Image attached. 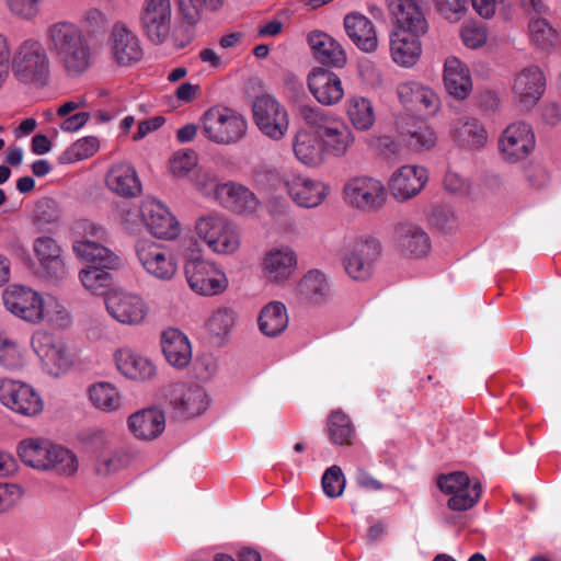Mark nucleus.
<instances>
[{"label":"nucleus","instance_id":"2f4dec72","mask_svg":"<svg viewBox=\"0 0 561 561\" xmlns=\"http://www.w3.org/2000/svg\"><path fill=\"white\" fill-rule=\"evenodd\" d=\"M127 427L136 439L150 442L163 433L165 417L159 409H142L128 416Z\"/></svg>","mask_w":561,"mask_h":561},{"label":"nucleus","instance_id":"1a4fd4ad","mask_svg":"<svg viewBox=\"0 0 561 561\" xmlns=\"http://www.w3.org/2000/svg\"><path fill=\"white\" fill-rule=\"evenodd\" d=\"M110 317L122 325L140 327L150 316L149 302L138 293L115 288L104 297Z\"/></svg>","mask_w":561,"mask_h":561},{"label":"nucleus","instance_id":"423d86ee","mask_svg":"<svg viewBox=\"0 0 561 561\" xmlns=\"http://www.w3.org/2000/svg\"><path fill=\"white\" fill-rule=\"evenodd\" d=\"M342 199L347 207L355 211L375 214L386 206L388 188L379 178L356 174L344 182Z\"/></svg>","mask_w":561,"mask_h":561},{"label":"nucleus","instance_id":"13d9d810","mask_svg":"<svg viewBox=\"0 0 561 561\" xmlns=\"http://www.w3.org/2000/svg\"><path fill=\"white\" fill-rule=\"evenodd\" d=\"M9 13L21 21H35L41 14L42 0H4Z\"/></svg>","mask_w":561,"mask_h":561},{"label":"nucleus","instance_id":"49530a36","mask_svg":"<svg viewBox=\"0 0 561 561\" xmlns=\"http://www.w3.org/2000/svg\"><path fill=\"white\" fill-rule=\"evenodd\" d=\"M288 320L286 306L282 301H271L260 311L257 324L265 336L276 337L285 331Z\"/></svg>","mask_w":561,"mask_h":561},{"label":"nucleus","instance_id":"bf43d9fd","mask_svg":"<svg viewBox=\"0 0 561 561\" xmlns=\"http://www.w3.org/2000/svg\"><path fill=\"white\" fill-rule=\"evenodd\" d=\"M192 182L195 190L203 196L220 201L224 183H220L213 173L198 170L195 172Z\"/></svg>","mask_w":561,"mask_h":561},{"label":"nucleus","instance_id":"79ce46f5","mask_svg":"<svg viewBox=\"0 0 561 561\" xmlns=\"http://www.w3.org/2000/svg\"><path fill=\"white\" fill-rule=\"evenodd\" d=\"M308 45L316 59L325 65L343 67L346 55L342 46L329 34L321 31H312L308 34Z\"/></svg>","mask_w":561,"mask_h":561},{"label":"nucleus","instance_id":"a19ab883","mask_svg":"<svg viewBox=\"0 0 561 561\" xmlns=\"http://www.w3.org/2000/svg\"><path fill=\"white\" fill-rule=\"evenodd\" d=\"M396 244L403 254L414 257L427 255L432 248L426 231L412 224H403L396 229Z\"/></svg>","mask_w":561,"mask_h":561},{"label":"nucleus","instance_id":"58836bf2","mask_svg":"<svg viewBox=\"0 0 561 561\" xmlns=\"http://www.w3.org/2000/svg\"><path fill=\"white\" fill-rule=\"evenodd\" d=\"M293 150L297 160L309 168L321 165L325 158L322 142L314 129H299L293 139Z\"/></svg>","mask_w":561,"mask_h":561},{"label":"nucleus","instance_id":"7ed1b4c3","mask_svg":"<svg viewBox=\"0 0 561 561\" xmlns=\"http://www.w3.org/2000/svg\"><path fill=\"white\" fill-rule=\"evenodd\" d=\"M18 456L26 466L44 471L70 476L78 470L77 457L68 449L43 438H25L16 448Z\"/></svg>","mask_w":561,"mask_h":561},{"label":"nucleus","instance_id":"603ef678","mask_svg":"<svg viewBox=\"0 0 561 561\" xmlns=\"http://www.w3.org/2000/svg\"><path fill=\"white\" fill-rule=\"evenodd\" d=\"M403 141L413 150H430L437 144L438 137L435 130L427 125H415L401 131Z\"/></svg>","mask_w":561,"mask_h":561},{"label":"nucleus","instance_id":"5701e85b","mask_svg":"<svg viewBox=\"0 0 561 561\" xmlns=\"http://www.w3.org/2000/svg\"><path fill=\"white\" fill-rule=\"evenodd\" d=\"M142 220L150 234L162 240H174L181 233V225L170 209L156 198L142 201Z\"/></svg>","mask_w":561,"mask_h":561},{"label":"nucleus","instance_id":"7c9ffc66","mask_svg":"<svg viewBox=\"0 0 561 561\" xmlns=\"http://www.w3.org/2000/svg\"><path fill=\"white\" fill-rule=\"evenodd\" d=\"M396 30L423 35L427 31L424 13L415 0H388Z\"/></svg>","mask_w":561,"mask_h":561},{"label":"nucleus","instance_id":"6e6d98bb","mask_svg":"<svg viewBox=\"0 0 561 561\" xmlns=\"http://www.w3.org/2000/svg\"><path fill=\"white\" fill-rule=\"evenodd\" d=\"M44 320L56 328L65 329L71 324L72 317L60 300L49 297L44 300Z\"/></svg>","mask_w":561,"mask_h":561},{"label":"nucleus","instance_id":"4468645a","mask_svg":"<svg viewBox=\"0 0 561 561\" xmlns=\"http://www.w3.org/2000/svg\"><path fill=\"white\" fill-rule=\"evenodd\" d=\"M136 257L144 271L152 278L169 282L178 273V260L172 250L152 240H139Z\"/></svg>","mask_w":561,"mask_h":561},{"label":"nucleus","instance_id":"412c9836","mask_svg":"<svg viewBox=\"0 0 561 561\" xmlns=\"http://www.w3.org/2000/svg\"><path fill=\"white\" fill-rule=\"evenodd\" d=\"M2 299L5 308L19 318L32 323L44 320V299L37 291L13 285L4 290Z\"/></svg>","mask_w":561,"mask_h":561},{"label":"nucleus","instance_id":"f03ea898","mask_svg":"<svg viewBox=\"0 0 561 561\" xmlns=\"http://www.w3.org/2000/svg\"><path fill=\"white\" fill-rule=\"evenodd\" d=\"M298 114L307 126L317 131L325 154L344 158L350 153L355 135L344 121L311 105H301Z\"/></svg>","mask_w":561,"mask_h":561},{"label":"nucleus","instance_id":"3c124183","mask_svg":"<svg viewBox=\"0 0 561 561\" xmlns=\"http://www.w3.org/2000/svg\"><path fill=\"white\" fill-rule=\"evenodd\" d=\"M114 268L98 264L90 265L79 272V279L82 286L91 294L100 295L110 286L112 276L108 270Z\"/></svg>","mask_w":561,"mask_h":561},{"label":"nucleus","instance_id":"6ab92c4d","mask_svg":"<svg viewBox=\"0 0 561 561\" xmlns=\"http://www.w3.org/2000/svg\"><path fill=\"white\" fill-rule=\"evenodd\" d=\"M380 244L373 239H356L347 245L343 254V266L354 280H366L373 274Z\"/></svg>","mask_w":561,"mask_h":561},{"label":"nucleus","instance_id":"a18cd8bd","mask_svg":"<svg viewBox=\"0 0 561 561\" xmlns=\"http://www.w3.org/2000/svg\"><path fill=\"white\" fill-rule=\"evenodd\" d=\"M89 401L93 408L104 413L123 409L124 397L119 389L107 381H99L88 388Z\"/></svg>","mask_w":561,"mask_h":561},{"label":"nucleus","instance_id":"8fccbe9b","mask_svg":"<svg viewBox=\"0 0 561 561\" xmlns=\"http://www.w3.org/2000/svg\"><path fill=\"white\" fill-rule=\"evenodd\" d=\"M528 33L530 42L541 50L552 49L559 41L557 28L543 18L531 19Z\"/></svg>","mask_w":561,"mask_h":561},{"label":"nucleus","instance_id":"69168bd1","mask_svg":"<svg viewBox=\"0 0 561 561\" xmlns=\"http://www.w3.org/2000/svg\"><path fill=\"white\" fill-rule=\"evenodd\" d=\"M82 25L91 32H98L106 27L108 20L106 14L99 8L87 9L81 16Z\"/></svg>","mask_w":561,"mask_h":561},{"label":"nucleus","instance_id":"2eb2a0df","mask_svg":"<svg viewBox=\"0 0 561 561\" xmlns=\"http://www.w3.org/2000/svg\"><path fill=\"white\" fill-rule=\"evenodd\" d=\"M31 345L46 371L53 376L67 373L73 365L66 343L47 331L37 330L32 336Z\"/></svg>","mask_w":561,"mask_h":561},{"label":"nucleus","instance_id":"de8ad7c7","mask_svg":"<svg viewBox=\"0 0 561 561\" xmlns=\"http://www.w3.org/2000/svg\"><path fill=\"white\" fill-rule=\"evenodd\" d=\"M327 431L332 444L350 446L356 439V430L350 415L343 410H333L328 416Z\"/></svg>","mask_w":561,"mask_h":561},{"label":"nucleus","instance_id":"f257e3e1","mask_svg":"<svg viewBox=\"0 0 561 561\" xmlns=\"http://www.w3.org/2000/svg\"><path fill=\"white\" fill-rule=\"evenodd\" d=\"M44 39L55 62L68 78H79L92 67V45L76 22L59 20L50 23L45 28Z\"/></svg>","mask_w":561,"mask_h":561},{"label":"nucleus","instance_id":"f704fd0d","mask_svg":"<svg viewBox=\"0 0 561 561\" xmlns=\"http://www.w3.org/2000/svg\"><path fill=\"white\" fill-rule=\"evenodd\" d=\"M443 82L446 91L458 100L466 99L472 90L468 66L455 56H449L445 60Z\"/></svg>","mask_w":561,"mask_h":561},{"label":"nucleus","instance_id":"c756f323","mask_svg":"<svg viewBox=\"0 0 561 561\" xmlns=\"http://www.w3.org/2000/svg\"><path fill=\"white\" fill-rule=\"evenodd\" d=\"M110 50L113 59L121 66H130L144 55L138 36L123 23H116L112 28Z\"/></svg>","mask_w":561,"mask_h":561},{"label":"nucleus","instance_id":"bb28decb","mask_svg":"<svg viewBox=\"0 0 561 561\" xmlns=\"http://www.w3.org/2000/svg\"><path fill=\"white\" fill-rule=\"evenodd\" d=\"M428 181V172L416 164H407L397 169L389 178L387 188L394 199L407 202L419 195Z\"/></svg>","mask_w":561,"mask_h":561},{"label":"nucleus","instance_id":"338daca9","mask_svg":"<svg viewBox=\"0 0 561 561\" xmlns=\"http://www.w3.org/2000/svg\"><path fill=\"white\" fill-rule=\"evenodd\" d=\"M290 175L276 168L265 169L257 175V181L271 190H278L282 185L286 187V181Z\"/></svg>","mask_w":561,"mask_h":561},{"label":"nucleus","instance_id":"4be33fe9","mask_svg":"<svg viewBox=\"0 0 561 561\" xmlns=\"http://www.w3.org/2000/svg\"><path fill=\"white\" fill-rule=\"evenodd\" d=\"M330 185L322 180L302 174H291L286 181L289 198L301 208L320 206L330 194Z\"/></svg>","mask_w":561,"mask_h":561},{"label":"nucleus","instance_id":"4d7b16f0","mask_svg":"<svg viewBox=\"0 0 561 561\" xmlns=\"http://www.w3.org/2000/svg\"><path fill=\"white\" fill-rule=\"evenodd\" d=\"M25 365V357L20 346L0 335V366L7 370H18Z\"/></svg>","mask_w":561,"mask_h":561},{"label":"nucleus","instance_id":"20e7f679","mask_svg":"<svg viewBox=\"0 0 561 561\" xmlns=\"http://www.w3.org/2000/svg\"><path fill=\"white\" fill-rule=\"evenodd\" d=\"M194 231L197 238L218 255H232L241 247V236L237 227L225 215L217 211L198 217Z\"/></svg>","mask_w":561,"mask_h":561},{"label":"nucleus","instance_id":"09e8293b","mask_svg":"<svg viewBox=\"0 0 561 561\" xmlns=\"http://www.w3.org/2000/svg\"><path fill=\"white\" fill-rule=\"evenodd\" d=\"M346 115L356 130H369L375 124V112L371 102L359 95L352 96L346 102Z\"/></svg>","mask_w":561,"mask_h":561},{"label":"nucleus","instance_id":"e433bc0d","mask_svg":"<svg viewBox=\"0 0 561 561\" xmlns=\"http://www.w3.org/2000/svg\"><path fill=\"white\" fill-rule=\"evenodd\" d=\"M295 293L302 302L320 305L331 297L332 290L328 276L319 270H311L299 279Z\"/></svg>","mask_w":561,"mask_h":561},{"label":"nucleus","instance_id":"c03bdc74","mask_svg":"<svg viewBox=\"0 0 561 561\" xmlns=\"http://www.w3.org/2000/svg\"><path fill=\"white\" fill-rule=\"evenodd\" d=\"M106 185L113 193L123 197L135 196L141 190L136 170L128 163L113 165L106 174Z\"/></svg>","mask_w":561,"mask_h":561},{"label":"nucleus","instance_id":"052dcab7","mask_svg":"<svg viewBox=\"0 0 561 561\" xmlns=\"http://www.w3.org/2000/svg\"><path fill=\"white\" fill-rule=\"evenodd\" d=\"M345 488V478L339 466L328 468L322 477V489L327 496L339 497Z\"/></svg>","mask_w":561,"mask_h":561},{"label":"nucleus","instance_id":"a211bd4d","mask_svg":"<svg viewBox=\"0 0 561 561\" xmlns=\"http://www.w3.org/2000/svg\"><path fill=\"white\" fill-rule=\"evenodd\" d=\"M167 397L175 416L184 420L204 414L211 403L207 390L198 383H174Z\"/></svg>","mask_w":561,"mask_h":561},{"label":"nucleus","instance_id":"dca6fc26","mask_svg":"<svg viewBox=\"0 0 561 561\" xmlns=\"http://www.w3.org/2000/svg\"><path fill=\"white\" fill-rule=\"evenodd\" d=\"M437 486L448 496V508L455 512L468 511L473 507L482 493L481 484L471 482L468 474L462 471L440 474L437 478Z\"/></svg>","mask_w":561,"mask_h":561},{"label":"nucleus","instance_id":"774afa93","mask_svg":"<svg viewBox=\"0 0 561 561\" xmlns=\"http://www.w3.org/2000/svg\"><path fill=\"white\" fill-rule=\"evenodd\" d=\"M443 183L445 190L454 195H466L470 191V182L454 171L445 174Z\"/></svg>","mask_w":561,"mask_h":561},{"label":"nucleus","instance_id":"ea45409f","mask_svg":"<svg viewBox=\"0 0 561 561\" xmlns=\"http://www.w3.org/2000/svg\"><path fill=\"white\" fill-rule=\"evenodd\" d=\"M161 348L167 362L175 368L186 367L192 359L188 337L180 330L169 328L161 335Z\"/></svg>","mask_w":561,"mask_h":561},{"label":"nucleus","instance_id":"6e6552de","mask_svg":"<svg viewBox=\"0 0 561 561\" xmlns=\"http://www.w3.org/2000/svg\"><path fill=\"white\" fill-rule=\"evenodd\" d=\"M49 67L48 54L39 41L26 38L13 48L11 75L19 82L39 83L48 77Z\"/></svg>","mask_w":561,"mask_h":561},{"label":"nucleus","instance_id":"f3484780","mask_svg":"<svg viewBox=\"0 0 561 561\" xmlns=\"http://www.w3.org/2000/svg\"><path fill=\"white\" fill-rule=\"evenodd\" d=\"M77 229L84 232V236L72 244V250L77 256L92 263V265L119 266L118 256L99 242L105 238V230L102 227L84 221L80 222Z\"/></svg>","mask_w":561,"mask_h":561},{"label":"nucleus","instance_id":"aec40b11","mask_svg":"<svg viewBox=\"0 0 561 561\" xmlns=\"http://www.w3.org/2000/svg\"><path fill=\"white\" fill-rule=\"evenodd\" d=\"M140 21L147 37L152 43H165L172 32L171 0H145Z\"/></svg>","mask_w":561,"mask_h":561},{"label":"nucleus","instance_id":"864d4df0","mask_svg":"<svg viewBox=\"0 0 561 561\" xmlns=\"http://www.w3.org/2000/svg\"><path fill=\"white\" fill-rule=\"evenodd\" d=\"M100 149V141L94 136H87L71 144L59 157L61 164H70L94 156Z\"/></svg>","mask_w":561,"mask_h":561},{"label":"nucleus","instance_id":"cd10ccee","mask_svg":"<svg viewBox=\"0 0 561 561\" xmlns=\"http://www.w3.org/2000/svg\"><path fill=\"white\" fill-rule=\"evenodd\" d=\"M307 85L316 101L324 106L336 105L344 98L341 78L325 68H313L307 77Z\"/></svg>","mask_w":561,"mask_h":561},{"label":"nucleus","instance_id":"9d476101","mask_svg":"<svg viewBox=\"0 0 561 561\" xmlns=\"http://www.w3.org/2000/svg\"><path fill=\"white\" fill-rule=\"evenodd\" d=\"M0 403L25 417H35L44 410V401L33 386L9 377L0 378Z\"/></svg>","mask_w":561,"mask_h":561},{"label":"nucleus","instance_id":"39448f33","mask_svg":"<svg viewBox=\"0 0 561 561\" xmlns=\"http://www.w3.org/2000/svg\"><path fill=\"white\" fill-rule=\"evenodd\" d=\"M202 133L216 145H234L247 135L248 121L239 112L221 105L205 111L201 117Z\"/></svg>","mask_w":561,"mask_h":561},{"label":"nucleus","instance_id":"ddd939ff","mask_svg":"<svg viewBox=\"0 0 561 561\" xmlns=\"http://www.w3.org/2000/svg\"><path fill=\"white\" fill-rule=\"evenodd\" d=\"M184 273L188 287L199 296L220 295L229 285L225 272L214 262L203 257L186 261Z\"/></svg>","mask_w":561,"mask_h":561},{"label":"nucleus","instance_id":"473e14b6","mask_svg":"<svg viewBox=\"0 0 561 561\" xmlns=\"http://www.w3.org/2000/svg\"><path fill=\"white\" fill-rule=\"evenodd\" d=\"M219 203L236 214L251 216L262 206L261 201L250 188L236 182L224 183Z\"/></svg>","mask_w":561,"mask_h":561},{"label":"nucleus","instance_id":"9b49d317","mask_svg":"<svg viewBox=\"0 0 561 561\" xmlns=\"http://www.w3.org/2000/svg\"><path fill=\"white\" fill-rule=\"evenodd\" d=\"M262 279L272 286L287 284L298 271V254L287 244L271 247L259 261Z\"/></svg>","mask_w":561,"mask_h":561},{"label":"nucleus","instance_id":"0eeeda50","mask_svg":"<svg viewBox=\"0 0 561 561\" xmlns=\"http://www.w3.org/2000/svg\"><path fill=\"white\" fill-rule=\"evenodd\" d=\"M93 460L98 476L107 477L126 467L130 460L129 453L114 444V436L103 428H92L82 435Z\"/></svg>","mask_w":561,"mask_h":561},{"label":"nucleus","instance_id":"e2e57ef3","mask_svg":"<svg viewBox=\"0 0 561 561\" xmlns=\"http://www.w3.org/2000/svg\"><path fill=\"white\" fill-rule=\"evenodd\" d=\"M234 324V313L229 308L217 309L207 322L208 330L217 335L222 336L229 333Z\"/></svg>","mask_w":561,"mask_h":561},{"label":"nucleus","instance_id":"c85d7f7f","mask_svg":"<svg viewBox=\"0 0 561 561\" xmlns=\"http://www.w3.org/2000/svg\"><path fill=\"white\" fill-rule=\"evenodd\" d=\"M397 94L400 102L409 110L435 115L440 108L438 94L430 87L416 81H407L398 84Z\"/></svg>","mask_w":561,"mask_h":561},{"label":"nucleus","instance_id":"f8f14e48","mask_svg":"<svg viewBox=\"0 0 561 561\" xmlns=\"http://www.w3.org/2000/svg\"><path fill=\"white\" fill-rule=\"evenodd\" d=\"M253 121L257 129L268 139L283 140L289 129L287 108L273 95L257 96L252 105Z\"/></svg>","mask_w":561,"mask_h":561},{"label":"nucleus","instance_id":"0e129e2a","mask_svg":"<svg viewBox=\"0 0 561 561\" xmlns=\"http://www.w3.org/2000/svg\"><path fill=\"white\" fill-rule=\"evenodd\" d=\"M121 221L125 230L130 233H138L141 227L145 226V221L142 220V202L138 208H122Z\"/></svg>","mask_w":561,"mask_h":561},{"label":"nucleus","instance_id":"a878e982","mask_svg":"<svg viewBox=\"0 0 561 561\" xmlns=\"http://www.w3.org/2000/svg\"><path fill=\"white\" fill-rule=\"evenodd\" d=\"M535 134L531 126L525 122L508 125L499 140V148L507 161L525 159L535 148Z\"/></svg>","mask_w":561,"mask_h":561},{"label":"nucleus","instance_id":"680f3d73","mask_svg":"<svg viewBox=\"0 0 561 561\" xmlns=\"http://www.w3.org/2000/svg\"><path fill=\"white\" fill-rule=\"evenodd\" d=\"M197 164V156L193 150H180L170 159V170L175 178H184Z\"/></svg>","mask_w":561,"mask_h":561},{"label":"nucleus","instance_id":"b1692460","mask_svg":"<svg viewBox=\"0 0 561 561\" xmlns=\"http://www.w3.org/2000/svg\"><path fill=\"white\" fill-rule=\"evenodd\" d=\"M546 76L538 66L523 68L515 77L513 94L520 111L531 110L546 91Z\"/></svg>","mask_w":561,"mask_h":561},{"label":"nucleus","instance_id":"393cba45","mask_svg":"<svg viewBox=\"0 0 561 561\" xmlns=\"http://www.w3.org/2000/svg\"><path fill=\"white\" fill-rule=\"evenodd\" d=\"M33 253L38 263V273L46 279L59 282L67 275L61 245L49 236L33 241Z\"/></svg>","mask_w":561,"mask_h":561},{"label":"nucleus","instance_id":"c9c22d12","mask_svg":"<svg viewBox=\"0 0 561 561\" xmlns=\"http://www.w3.org/2000/svg\"><path fill=\"white\" fill-rule=\"evenodd\" d=\"M420 36L403 30H393L390 35V55L393 62L407 68L414 66L422 53Z\"/></svg>","mask_w":561,"mask_h":561},{"label":"nucleus","instance_id":"72a5a7b5","mask_svg":"<svg viewBox=\"0 0 561 561\" xmlns=\"http://www.w3.org/2000/svg\"><path fill=\"white\" fill-rule=\"evenodd\" d=\"M344 28L355 46L365 53H374L378 48V37L371 21L359 12L345 15Z\"/></svg>","mask_w":561,"mask_h":561},{"label":"nucleus","instance_id":"5fc2aeb1","mask_svg":"<svg viewBox=\"0 0 561 561\" xmlns=\"http://www.w3.org/2000/svg\"><path fill=\"white\" fill-rule=\"evenodd\" d=\"M224 0H178L183 20L191 26L196 25L206 10H218Z\"/></svg>","mask_w":561,"mask_h":561},{"label":"nucleus","instance_id":"4c0bfd02","mask_svg":"<svg viewBox=\"0 0 561 561\" xmlns=\"http://www.w3.org/2000/svg\"><path fill=\"white\" fill-rule=\"evenodd\" d=\"M114 358L119 373L128 379L145 381L156 375L153 363L130 348L117 350Z\"/></svg>","mask_w":561,"mask_h":561},{"label":"nucleus","instance_id":"37998d69","mask_svg":"<svg viewBox=\"0 0 561 561\" xmlns=\"http://www.w3.org/2000/svg\"><path fill=\"white\" fill-rule=\"evenodd\" d=\"M453 140L462 148L478 149L485 146L488 135L484 127L473 117L455 119L449 130Z\"/></svg>","mask_w":561,"mask_h":561}]
</instances>
